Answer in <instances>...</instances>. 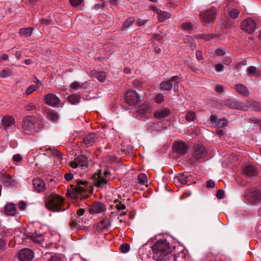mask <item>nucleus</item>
Here are the masks:
<instances>
[{"instance_id": "obj_1", "label": "nucleus", "mask_w": 261, "mask_h": 261, "mask_svg": "<svg viewBox=\"0 0 261 261\" xmlns=\"http://www.w3.org/2000/svg\"><path fill=\"white\" fill-rule=\"evenodd\" d=\"M153 259L156 261H166L170 259L173 247L166 239L155 242L151 247Z\"/></svg>"}, {"instance_id": "obj_2", "label": "nucleus", "mask_w": 261, "mask_h": 261, "mask_svg": "<svg viewBox=\"0 0 261 261\" xmlns=\"http://www.w3.org/2000/svg\"><path fill=\"white\" fill-rule=\"evenodd\" d=\"M64 200V199L62 197L57 194H51L46 198L45 204L46 207L51 211L54 212L63 211L65 210L62 207Z\"/></svg>"}, {"instance_id": "obj_3", "label": "nucleus", "mask_w": 261, "mask_h": 261, "mask_svg": "<svg viewBox=\"0 0 261 261\" xmlns=\"http://www.w3.org/2000/svg\"><path fill=\"white\" fill-rule=\"evenodd\" d=\"M207 155L206 148L203 145L196 144L193 145L192 156L190 159V163L192 165L196 162H200L201 159H204Z\"/></svg>"}, {"instance_id": "obj_4", "label": "nucleus", "mask_w": 261, "mask_h": 261, "mask_svg": "<svg viewBox=\"0 0 261 261\" xmlns=\"http://www.w3.org/2000/svg\"><path fill=\"white\" fill-rule=\"evenodd\" d=\"M37 118L33 116H27L23 119L22 122V133L31 135L36 131V123Z\"/></svg>"}, {"instance_id": "obj_5", "label": "nucleus", "mask_w": 261, "mask_h": 261, "mask_svg": "<svg viewBox=\"0 0 261 261\" xmlns=\"http://www.w3.org/2000/svg\"><path fill=\"white\" fill-rule=\"evenodd\" d=\"M82 180L71 185L67 189L66 195L69 198L76 200L78 198L82 199Z\"/></svg>"}, {"instance_id": "obj_6", "label": "nucleus", "mask_w": 261, "mask_h": 261, "mask_svg": "<svg viewBox=\"0 0 261 261\" xmlns=\"http://www.w3.org/2000/svg\"><path fill=\"white\" fill-rule=\"evenodd\" d=\"M217 11L216 8L212 7L205 11L200 12L199 14L200 19L203 23H213L216 18Z\"/></svg>"}, {"instance_id": "obj_7", "label": "nucleus", "mask_w": 261, "mask_h": 261, "mask_svg": "<svg viewBox=\"0 0 261 261\" xmlns=\"http://www.w3.org/2000/svg\"><path fill=\"white\" fill-rule=\"evenodd\" d=\"M125 100L127 104L130 106H135L142 101L140 96L134 90H129L127 91Z\"/></svg>"}, {"instance_id": "obj_8", "label": "nucleus", "mask_w": 261, "mask_h": 261, "mask_svg": "<svg viewBox=\"0 0 261 261\" xmlns=\"http://www.w3.org/2000/svg\"><path fill=\"white\" fill-rule=\"evenodd\" d=\"M180 78L177 76H174L168 81H163L160 84V88L163 90H170L174 87V90H178V84Z\"/></svg>"}, {"instance_id": "obj_9", "label": "nucleus", "mask_w": 261, "mask_h": 261, "mask_svg": "<svg viewBox=\"0 0 261 261\" xmlns=\"http://www.w3.org/2000/svg\"><path fill=\"white\" fill-rule=\"evenodd\" d=\"M241 29L248 33L252 34L256 30V23L251 18H248L241 22Z\"/></svg>"}, {"instance_id": "obj_10", "label": "nucleus", "mask_w": 261, "mask_h": 261, "mask_svg": "<svg viewBox=\"0 0 261 261\" xmlns=\"http://www.w3.org/2000/svg\"><path fill=\"white\" fill-rule=\"evenodd\" d=\"M25 240L28 243L41 244L44 241L43 236L39 231L27 232L25 234Z\"/></svg>"}, {"instance_id": "obj_11", "label": "nucleus", "mask_w": 261, "mask_h": 261, "mask_svg": "<svg viewBox=\"0 0 261 261\" xmlns=\"http://www.w3.org/2000/svg\"><path fill=\"white\" fill-rule=\"evenodd\" d=\"M17 256L20 261H31L34 257V253L30 249L24 248L19 251Z\"/></svg>"}, {"instance_id": "obj_12", "label": "nucleus", "mask_w": 261, "mask_h": 261, "mask_svg": "<svg viewBox=\"0 0 261 261\" xmlns=\"http://www.w3.org/2000/svg\"><path fill=\"white\" fill-rule=\"evenodd\" d=\"M188 148V145L182 141H176L173 144V151L180 155L185 154Z\"/></svg>"}, {"instance_id": "obj_13", "label": "nucleus", "mask_w": 261, "mask_h": 261, "mask_svg": "<svg viewBox=\"0 0 261 261\" xmlns=\"http://www.w3.org/2000/svg\"><path fill=\"white\" fill-rule=\"evenodd\" d=\"M151 105L149 103H143L140 106L137 111V117L139 119H142L146 117L150 112Z\"/></svg>"}, {"instance_id": "obj_14", "label": "nucleus", "mask_w": 261, "mask_h": 261, "mask_svg": "<svg viewBox=\"0 0 261 261\" xmlns=\"http://www.w3.org/2000/svg\"><path fill=\"white\" fill-rule=\"evenodd\" d=\"M210 120L213 124H215L216 127H224L228 124V121L226 118L218 119L215 115H211Z\"/></svg>"}, {"instance_id": "obj_15", "label": "nucleus", "mask_w": 261, "mask_h": 261, "mask_svg": "<svg viewBox=\"0 0 261 261\" xmlns=\"http://www.w3.org/2000/svg\"><path fill=\"white\" fill-rule=\"evenodd\" d=\"M107 210L106 205L101 202L93 203L89 210L91 213L99 214L105 212Z\"/></svg>"}, {"instance_id": "obj_16", "label": "nucleus", "mask_w": 261, "mask_h": 261, "mask_svg": "<svg viewBox=\"0 0 261 261\" xmlns=\"http://www.w3.org/2000/svg\"><path fill=\"white\" fill-rule=\"evenodd\" d=\"M76 214L78 215L75 219H72L71 222L70 223V226L72 230L75 231H78L81 229V226L80 225V218L82 216V208H80L77 211Z\"/></svg>"}, {"instance_id": "obj_17", "label": "nucleus", "mask_w": 261, "mask_h": 261, "mask_svg": "<svg viewBox=\"0 0 261 261\" xmlns=\"http://www.w3.org/2000/svg\"><path fill=\"white\" fill-rule=\"evenodd\" d=\"M224 104L231 109H244L242 102L234 99H227L224 101Z\"/></svg>"}, {"instance_id": "obj_18", "label": "nucleus", "mask_w": 261, "mask_h": 261, "mask_svg": "<svg viewBox=\"0 0 261 261\" xmlns=\"http://www.w3.org/2000/svg\"><path fill=\"white\" fill-rule=\"evenodd\" d=\"M45 102L47 105L54 107L59 104L60 100L55 94L49 93L46 95Z\"/></svg>"}, {"instance_id": "obj_19", "label": "nucleus", "mask_w": 261, "mask_h": 261, "mask_svg": "<svg viewBox=\"0 0 261 261\" xmlns=\"http://www.w3.org/2000/svg\"><path fill=\"white\" fill-rule=\"evenodd\" d=\"M244 173L247 176L253 177L258 174V171L256 168L252 165H246L243 169Z\"/></svg>"}, {"instance_id": "obj_20", "label": "nucleus", "mask_w": 261, "mask_h": 261, "mask_svg": "<svg viewBox=\"0 0 261 261\" xmlns=\"http://www.w3.org/2000/svg\"><path fill=\"white\" fill-rule=\"evenodd\" d=\"M34 189L38 192H42L45 189V185L44 181L39 178H35L33 181Z\"/></svg>"}, {"instance_id": "obj_21", "label": "nucleus", "mask_w": 261, "mask_h": 261, "mask_svg": "<svg viewBox=\"0 0 261 261\" xmlns=\"http://www.w3.org/2000/svg\"><path fill=\"white\" fill-rule=\"evenodd\" d=\"M91 154L87 152L86 155L83 154V170L87 168V170L91 168L93 165L91 158H90Z\"/></svg>"}, {"instance_id": "obj_22", "label": "nucleus", "mask_w": 261, "mask_h": 261, "mask_svg": "<svg viewBox=\"0 0 261 261\" xmlns=\"http://www.w3.org/2000/svg\"><path fill=\"white\" fill-rule=\"evenodd\" d=\"M4 212L6 215L14 216L17 212V209L13 203H8L4 207Z\"/></svg>"}, {"instance_id": "obj_23", "label": "nucleus", "mask_w": 261, "mask_h": 261, "mask_svg": "<svg viewBox=\"0 0 261 261\" xmlns=\"http://www.w3.org/2000/svg\"><path fill=\"white\" fill-rule=\"evenodd\" d=\"M233 88L236 92L244 96L247 97L249 95V91L248 88L245 85L242 84H238L234 86Z\"/></svg>"}, {"instance_id": "obj_24", "label": "nucleus", "mask_w": 261, "mask_h": 261, "mask_svg": "<svg viewBox=\"0 0 261 261\" xmlns=\"http://www.w3.org/2000/svg\"><path fill=\"white\" fill-rule=\"evenodd\" d=\"M170 113V111L168 109H162L155 111L154 116L157 119H161L167 117Z\"/></svg>"}, {"instance_id": "obj_25", "label": "nucleus", "mask_w": 261, "mask_h": 261, "mask_svg": "<svg viewBox=\"0 0 261 261\" xmlns=\"http://www.w3.org/2000/svg\"><path fill=\"white\" fill-rule=\"evenodd\" d=\"M95 141V135L92 134H89L87 137L83 139V144H84L86 147L92 146Z\"/></svg>"}, {"instance_id": "obj_26", "label": "nucleus", "mask_w": 261, "mask_h": 261, "mask_svg": "<svg viewBox=\"0 0 261 261\" xmlns=\"http://www.w3.org/2000/svg\"><path fill=\"white\" fill-rule=\"evenodd\" d=\"M43 261H63L58 255H52L50 253H45L43 256Z\"/></svg>"}, {"instance_id": "obj_27", "label": "nucleus", "mask_w": 261, "mask_h": 261, "mask_svg": "<svg viewBox=\"0 0 261 261\" xmlns=\"http://www.w3.org/2000/svg\"><path fill=\"white\" fill-rule=\"evenodd\" d=\"M2 124L6 126H10L14 124L15 120L14 118L11 116H5L3 117L1 120Z\"/></svg>"}, {"instance_id": "obj_28", "label": "nucleus", "mask_w": 261, "mask_h": 261, "mask_svg": "<svg viewBox=\"0 0 261 261\" xmlns=\"http://www.w3.org/2000/svg\"><path fill=\"white\" fill-rule=\"evenodd\" d=\"M156 12L158 15V20L160 22H164L171 17L169 13L162 11L160 9H158Z\"/></svg>"}, {"instance_id": "obj_29", "label": "nucleus", "mask_w": 261, "mask_h": 261, "mask_svg": "<svg viewBox=\"0 0 261 261\" xmlns=\"http://www.w3.org/2000/svg\"><path fill=\"white\" fill-rule=\"evenodd\" d=\"M92 75L100 82H104L106 78V73L104 71L95 70L92 71Z\"/></svg>"}, {"instance_id": "obj_30", "label": "nucleus", "mask_w": 261, "mask_h": 261, "mask_svg": "<svg viewBox=\"0 0 261 261\" xmlns=\"http://www.w3.org/2000/svg\"><path fill=\"white\" fill-rule=\"evenodd\" d=\"M80 95L77 94H73L69 95L67 97L68 101L72 105H76L80 101Z\"/></svg>"}, {"instance_id": "obj_31", "label": "nucleus", "mask_w": 261, "mask_h": 261, "mask_svg": "<svg viewBox=\"0 0 261 261\" xmlns=\"http://www.w3.org/2000/svg\"><path fill=\"white\" fill-rule=\"evenodd\" d=\"M33 28L32 27L21 28L19 31V33L20 35L25 37H29L31 36Z\"/></svg>"}, {"instance_id": "obj_32", "label": "nucleus", "mask_w": 261, "mask_h": 261, "mask_svg": "<svg viewBox=\"0 0 261 261\" xmlns=\"http://www.w3.org/2000/svg\"><path fill=\"white\" fill-rule=\"evenodd\" d=\"M48 119L53 122H57L59 119L58 113L54 110H49L47 112Z\"/></svg>"}, {"instance_id": "obj_33", "label": "nucleus", "mask_w": 261, "mask_h": 261, "mask_svg": "<svg viewBox=\"0 0 261 261\" xmlns=\"http://www.w3.org/2000/svg\"><path fill=\"white\" fill-rule=\"evenodd\" d=\"M111 221L110 220L106 218L103 219L100 222L98 223V227L101 229H105L109 227L110 226Z\"/></svg>"}, {"instance_id": "obj_34", "label": "nucleus", "mask_w": 261, "mask_h": 261, "mask_svg": "<svg viewBox=\"0 0 261 261\" xmlns=\"http://www.w3.org/2000/svg\"><path fill=\"white\" fill-rule=\"evenodd\" d=\"M188 174L180 173L177 176V179L182 185H186L188 180Z\"/></svg>"}, {"instance_id": "obj_35", "label": "nucleus", "mask_w": 261, "mask_h": 261, "mask_svg": "<svg viewBox=\"0 0 261 261\" xmlns=\"http://www.w3.org/2000/svg\"><path fill=\"white\" fill-rule=\"evenodd\" d=\"M250 106L255 111L261 112V104L256 101H250L248 102Z\"/></svg>"}, {"instance_id": "obj_36", "label": "nucleus", "mask_w": 261, "mask_h": 261, "mask_svg": "<svg viewBox=\"0 0 261 261\" xmlns=\"http://www.w3.org/2000/svg\"><path fill=\"white\" fill-rule=\"evenodd\" d=\"M100 174L98 176V179L96 182V186L98 187H100L107 184L108 181L107 179H105L102 175H101V171H99Z\"/></svg>"}, {"instance_id": "obj_37", "label": "nucleus", "mask_w": 261, "mask_h": 261, "mask_svg": "<svg viewBox=\"0 0 261 261\" xmlns=\"http://www.w3.org/2000/svg\"><path fill=\"white\" fill-rule=\"evenodd\" d=\"M196 113L193 111H188L185 116L186 120L189 122L194 121L196 119Z\"/></svg>"}, {"instance_id": "obj_38", "label": "nucleus", "mask_w": 261, "mask_h": 261, "mask_svg": "<svg viewBox=\"0 0 261 261\" xmlns=\"http://www.w3.org/2000/svg\"><path fill=\"white\" fill-rule=\"evenodd\" d=\"M24 109L27 111H32L37 110V106L33 102L29 101L24 105Z\"/></svg>"}, {"instance_id": "obj_39", "label": "nucleus", "mask_w": 261, "mask_h": 261, "mask_svg": "<svg viewBox=\"0 0 261 261\" xmlns=\"http://www.w3.org/2000/svg\"><path fill=\"white\" fill-rule=\"evenodd\" d=\"M214 35L211 34H201L196 35V38L203 39L205 41H208L213 39Z\"/></svg>"}, {"instance_id": "obj_40", "label": "nucleus", "mask_w": 261, "mask_h": 261, "mask_svg": "<svg viewBox=\"0 0 261 261\" xmlns=\"http://www.w3.org/2000/svg\"><path fill=\"white\" fill-rule=\"evenodd\" d=\"M135 18L133 17L128 18L123 23V29H128L135 22Z\"/></svg>"}, {"instance_id": "obj_41", "label": "nucleus", "mask_w": 261, "mask_h": 261, "mask_svg": "<svg viewBox=\"0 0 261 261\" xmlns=\"http://www.w3.org/2000/svg\"><path fill=\"white\" fill-rule=\"evenodd\" d=\"M138 180L139 184L141 185H145L148 181V178L145 174L140 173L138 175Z\"/></svg>"}, {"instance_id": "obj_42", "label": "nucleus", "mask_w": 261, "mask_h": 261, "mask_svg": "<svg viewBox=\"0 0 261 261\" xmlns=\"http://www.w3.org/2000/svg\"><path fill=\"white\" fill-rule=\"evenodd\" d=\"M187 257L186 253L185 251H181L179 252L175 257L176 261H184Z\"/></svg>"}, {"instance_id": "obj_43", "label": "nucleus", "mask_w": 261, "mask_h": 261, "mask_svg": "<svg viewBox=\"0 0 261 261\" xmlns=\"http://www.w3.org/2000/svg\"><path fill=\"white\" fill-rule=\"evenodd\" d=\"M12 74V71L10 69H3L0 71V77L5 78L10 76Z\"/></svg>"}, {"instance_id": "obj_44", "label": "nucleus", "mask_w": 261, "mask_h": 261, "mask_svg": "<svg viewBox=\"0 0 261 261\" xmlns=\"http://www.w3.org/2000/svg\"><path fill=\"white\" fill-rule=\"evenodd\" d=\"M182 29L185 31L190 32L192 30V24L191 22H185L182 23Z\"/></svg>"}, {"instance_id": "obj_45", "label": "nucleus", "mask_w": 261, "mask_h": 261, "mask_svg": "<svg viewBox=\"0 0 261 261\" xmlns=\"http://www.w3.org/2000/svg\"><path fill=\"white\" fill-rule=\"evenodd\" d=\"M240 14L239 10L236 9H232L229 12V16L233 19H236L238 17Z\"/></svg>"}, {"instance_id": "obj_46", "label": "nucleus", "mask_w": 261, "mask_h": 261, "mask_svg": "<svg viewBox=\"0 0 261 261\" xmlns=\"http://www.w3.org/2000/svg\"><path fill=\"white\" fill-rule=\"evenodd\" d=\"M130 246L127 243L122 244L120 247V250L123 253H126L129 251Z\"/></svg>"}, {"instance_id": "obj_47", "label": "nucleus", "mask_w": 261, "mask_h": 261, "mask_svg": "<svg viewBox=\"0 0 261 261\" xmlns=\"http://www.w3.org/2000/svg\"><path fill=\"white\" fill-rule=\"evenodd\" d=\"M38 86L35 85L30 86L26 90V94L27 95H30L32 93L37 90Z\"/></svg>"}, {"instance_id": "obj_48", "label": "nucleus", "mask_w": 261, "mask_h": 261, "mask_svg": "<svg viewBox=\"0 0 261 261\" xmlns=\"http://www.w3.org/2000/svg\"><path fill=\"white\" fill-rule=\"evenodd\" d=\"M51 152L53 154L56 155L59 159L62 160L63 155V154L59 151L57 149L53 148L51 150Z\"/></svg>"}, {"instance_id": "obj_49", "label": "nucleus", "mask_w": 261, "mask_h": 261, "mask_svg": "<svg viewBox=\"0 0 261 261\" xmlns=\"http://www.w3.org/2000/svg\"><path fill=\"white\" fill-rule=\"evenodd\" d=\"M257 68L254 66H250L247 68V71L250 76H253L256 72Z\"/></svg>"}, {"instance_id": "obj_50", "label": "nucleus", "mask_w": 261, "mask_h": 261, "mask_svg": "<svg viewBox=\"0 0 261 261\" xmlns=\"http://www.w3.org/2000/svg\"><path fill=\"white\" fill-rule=\"evenodd\" d=\"M164 100V96L162 94L159 93L157 94L154 100L155 102L158 103H161Z\"/></svg>"}, {"instance_id": "obj_51", "label": "nucleus", "mask_w": 261, "mask_h": 261, "mask_svg": "<svg viewBox=\"0 0 261 261\" xmlns=\"http://www.w3.org/2000/svg\"><path fill=\"white\" fill-rule=\"evenodd\" d=\"M22 157L19 154H15L13 156V161L14 162H20L22 160Z\"/></svg>"}, {"instance_id": "obj_52", "label": "nucleus", "mask_w": 261, "mask_h": 261, "mask_svg": "<svg viewBox=\"0 0 261 261\" xmlns=\"http://www.w3.org/2000/svg\"><path fill=\"white\" fill-rule=\"evenodd\" d=\"M70 87L73 90H77L81 87V86L79 83L74 82L71 84Z\"/></svg>"}, {"instance_id": "obj_53", "label": "nucleus", "mask_w": 261, "mask_h": 261, "mask_svg": "<svg viewBox=\"0 0 261 261\" xmlns=\"http://www.w3.org/2000/svg\"><path fill=\"white\" fill-rule=\"evenodd\" d=\"M71 5L73 7H77L82 4V0H69Z\"/></svg>"}, {"instance_id": "obj_54", "label": "nucleus", "mask_w": 261, "mask_h": 261, "mask_svg": "<svg viewBox=\"0 0 261 261\" xmlns=\"http://www.w3.org/2000/svg\"><path fill=\"white\" fill-rule=\"evenodd\" d=\"M196 57L198 61H204V58L202 57L201 51L198 50L196 51Z\"/></svg>"}, {"instance_id": "obj_55", "label": "nucleus", "mask_w": 261, "mask_h": 261, "mask_svg": "<svg viewBox=\"0 0 261 261\" xmlns=\"http://www.w3.org/2000/svg\"><path fill=\"white\" fill-rule=\"evenodd\" d=\"M216 196L218 199H222L224 197V192L223 190L219 189L217 191Z\"/></svg>"}, {"instance_id": "obj_56", "label": "nucleus", "mask_w": 261, "mask_h": 261, "mask_svg": "<svg viewBox=\"0 0 261 261\" xmlns=\"http://www.w3.org/2000/svg\"><path fill=\"white\" fill-rule=\"evenodd\" d=\"M115 207L119 211L125 210L126 208L125 205L121 202H119V203L116 205Z\"/></svg>"}, {"instance_id": "obj_57", "label": "nucleus", "mask_w": 261, "mask_h": 261, "mask_svg": "<svg viewBox=\"0 0 261 261\" xmlns=\"http://www.w3.org/2000/svg\"><path fill=\"white\" fill-rule=\"evenodd\" d=\"M215 91L218 93H221L224 90V87L221 85H218L215 87Z\"/></svg>"}, {"instance_id": "obj_58", "label": "nucleus", "mask_w": 261, "mask_h": 261, "mask_svg": "<svg viewBox=\"0 0 261 261\" xmlns=\"http://www.w3.org/2000/svg\"><path fill=\"white\" fill-rule=\"evenodd\" d=\"M206 187L210 188H214L215 187V182L212 179L208 180L206 182Z\"/></svg>"}, {"instance_id": "obj_59", "label": "nucleus", "mask_w": 261, "mask_h": 261, "mask_svg": "<svg viewBox=\"0 0 261 261\" xmlns=\"http://www.w3.org/2000/svg\"><path fill=\"white\" fill-rule=\"evenodd\" d=\"M6 245V243L5 241L3 239L0 238V252L5 249Z\"/></svg>"}, {"instance_id": "obj_60", "label": "nucleus", "mask_w": 261, "mask_h": 261, "mask_svg": "<svg viewBox=\"0 0 261 261\" xmlns=\"http://www.w3.org/2000/svg\"><path fill=\"white\" fill-rule=\"evenodd\" d=\"M18 207L21 211H24L26 208V203L23 201H21L18 203Z\"/></svg>"}, {"instance_id": "obj_61", "label": "nucleus", "mask_w": 261, "mask_h": 261, "mask_svg": "<svg viewBox=\"0 0 261 261\" xmlns=\"http://www.w3.org/2000/svg\"><path fill=\"white\" fill-rule=\"evenodd\" d=\"M133 85L134 86H136V87H141L143 85V83L141 81H139V80H135L133 82Z\"/></svg>"}, {"instance_id": "obj_62", "label": "nucleus", "mask_w": 261, "mask_h": 261, "mask_svg": "<svg viewBox=\"0 0 261 261\" xmlns=\"http://www.w3.org/2000/svg\"><path fill=\"white\" fill-rule=\"evenodd\" d=\"M251 195L255 200H259L260 199L261 195L259 193L255 192L253 193H251Z\"/></svg>"}, {"instance_id": "obj_63", "label": "nucleus", "mask_w": 261, "mask_h": 261, "mask_svg": "<svg viewBox=\"0 0 261 261\" xmlns=\"http://www.w3.org/2000/svg\"><path fill=\"white\" fill-rule=\"evenodd\" d=\"M215 53L218 56H223L225 55V50L222 48H217L215 50Z\"/></svg>"}, {"instance_id": "obj_64", "label": "nucleus", "mask_w": 261, "mask_h": 261, "mask_svg": "<svg viewBox=\"0 0 261 261\" xmlns=\"http://www.w3.org/2000/svg\"><path fill=\"white\" fill-rule=\"evenodd\" d=\"M215 69L217 72L222 71L224 69L223 64H217L215 65Z\"/></svg>"}]
</instances>
